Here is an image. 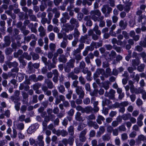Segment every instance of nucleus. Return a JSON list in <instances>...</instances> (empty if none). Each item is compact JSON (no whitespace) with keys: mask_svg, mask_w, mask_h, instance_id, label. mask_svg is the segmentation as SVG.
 <instances>
[{"mask_svg":"<svg viewBox=\"0 0 146 146\" xmlns=\"http://www.w3.org/2000/svg\"><path fill=\"white\" fill-rule=\"evenodd\" d=\"M90 14L92 16L91 19L94 21H99L100 20H103L104 19V17L103 16H102L100 18H98L97 17L95 16V15H96L98 16H100L101 15V12L98 10L92 11H91Z\"/></svg>","mask_w":146,"mask_h":146,"instance_id":"obj_1","label":"nucleus"},{"mask_svg":"<svg viewBox=\"0 0 146 146\" xmlns=\"http://www.w3.org/2000/svg\"><path fill=\"white\" fill-rule=\"evenodd\" d=\"M72 26L69 25V30L72 31L73 30L74 27H79L78 22L76 19L74 18H71L70 21Z\"/></svg>","mask_w":146,"mask_h":146,"instance_id":"obj_2","label":"nucleus"},{"mask_svg":"<svg viewBox=\"0 0 146 146\" xmlns=\"http://www.w3.org/2000/svg\"><path fill=\"white\" fill-rule=\"evenodd\" d=\"M80 52L78 49L74 50L72 52V54L74 56H75L74 58L77 60L76 62L77 63H78V61L81 60L82 57L81 56L80 54L79 53Z\"/></svg>","mask_w":146,"mask_h":146,"instance_id":"obj_3","label":"nucleus"},{"mask_svg":"<svg viewBox=\"0 0 146 146\" xmlns=\"http://www.w3.org/2000/svg\"><path fill=\"white\" fill-rule=\"evenodd\" d=\"M130 5L128 4L125 6H123L122 5H119L117 6V8L120 11H122L124 10L127 12H128L130 9Z\"/></svg>","mask_w":146,"mask_h":146,"instance_id":"obj_4","label":"nucleus"},{"mask_svg":"<svg viewBox=\"0 0 146 146\" xmlns=\"http://www.w3.org/2000/svg\"><path fill=\"white\" fill-rule=\"evenodd\" d=\"M84 88L80 86H78L76 87V92L77 94L79 95V97L81 98H83L84 95V92L83 91Z\"/></svg>","mask_w":146,"mask_h":146,"instance_id":"obj_5","label":"nucleus"},{"mask_svg":"<svg viewBox=\"0 0 146 146\" xmlns=\"http://www.w3.org/2000/svg\"><path fill=\"white\" fill-rule=\"evenodd\" d=\"M38 127V126L37 124H35L32 125L29 127L27 130L28 133L32 134V133L35 132Z\"/></svg>","mask_w":146,"mask_h":146,"instance_id":"obj_6","label":"nucleus"},{"mask_svg":"<svg viewBox=\"0 0 146 146\" xmlns=\"http://www.w3.org/2000/svg\"><path fill=\"white\" fill-rule=\"evenodd\" d=\"M135 92L136 94L141 93L142 94L143 99L144 100L146 99V92L145 90H143V88H139L138 89H136Z\"/></svg>","mask_w":146,"mask_h":146,"instance_id":"obj_7","label":"nucleus"},{"mask_svg":"<svg viewBox=\"0 0 146 146\" xmlns=\"http://www.w3.org/2000/svg\"><path fill=\"white\" fill-rule=\"evenodd\" d=\"M10 99L14 102L15 108L16 110L17 111H19L21 105V103L18 102L19 100H14V97L11 96L10 97Z\"/></svg>","mask_w":146,"mask_h":146,"instance_id":"obj_8","label":"nucleus"},{"mask_svg":"<svg viewBox=\"0 0 146 146\" xmlns=\"http://www.w3.org/2000/svg\"><path fill=\"white\" fill-rule=\"evenodd\" d=\"M95 116L93 114L90 115L88 116V123L89 126H91L94 125V123L92 121H91V120L94 119H95Z\"/></svg>","mask_w":146,"mask_h":146,"instance_id":"obj_9","label":"nucleus"},{"mask_svg":"<svg viewBox=\"0 0 146 146\" xmlns=\"http://www.w3.org/2000/svg\"><path fill=\"white\" fill-rule=\"evenodd\" d=\"M102 44L101 43H96L94 42H92L90 45V46L89 47H90V50L92 51L94 49V48L95 47L97 48L98 47L101 46H102Z\"/></svg>","mask_w":146,"mask_h":146,"instance_id":"obj_10","label":"nucleus"},{"mask_svg":"<svg viewBox=\"0 0 146 146\" xmlns=\"http://www.w3.org/2000/svg\"><path fill=\"white\" fill-rule=\"evenodd\" d=\"M115 93V90H111L109 93H107L106 92L105 95L106 96L110 98L113 99L114 96V94Z\"/></svg>","mask_w":146,"mask_h":146,"instance_id":"obj_11","label":"nucleus"},{"mask_svg":"<svg viewBox=\"0 0 146 146\" xmlns=\"http://www.w3.org/2000/svg\"><path fill=\"white\" fill-rule=\"evenodd\" d=\"M80 40L82 42L88 44L90 43V40L88 39V36L86 35L82 36L80 38Z\"/></svg>","mask_w":146,"mask_h":146,"instance_id":"obj_12","label":"nucleus"},{"mask_svg":"<svg viewBox=\"0 0 146 146\" xmlns=\"http://www.w3.org/2000/svg\"><path fill=\"white\" fill-rule=\"evenodd\" d=\"M90 16H86L84 18V20L86 21V25L89 26H91L92 25V22L90 20Z\"/></svg>","mask_w":146,"mask_h":146,"instance_id":"obj_13","label":"nucleus"},{"mask_svg":"<svg viewBox=\"0 0 146 146\" xmlns=\"http://www.w3.org/2000/svg\"><path fill=\"white\" fill-rule=\"evenodd\" d=\"M38 30L40 32V35L42 37L44 36L46 34V30L44 29L42 26L38 28Z\"/></svg>","mask_w":146,"mask_h":146,"instance_id":"obj_14","label":"nucleus"},{"mask_svg":"<svg viewBox=\"0 0 146 146\" xmlns=\"http://www.w3.org/2000/svg\"><path fill=\"white\" fill-rule=\"evenodd\" d=\"M104 73V70L102 69H98L97 70L96 73L94 74V77H97L99 76L100 74L103 75Z\"/></svg>","mask_w":146,"mask_h":146,"instance_id":"obj_15","label":"nucleus"},{"mask_svg":"<svg viewBox=\"0 0 146 146\" xmlns=\"http://www.w3.org/2000/svg\"><path fill=\"white\" fill-rule=\"evenodd\" d=\"M75 62V60L74 59H71L67 63V66L69 68H73L74 66V64Z\"/></svg>","mask_w":146,"mask_h":146,"instance_id":"obj_16","label":"nucleus"},{"mask_svg":"<svg viewBox=\"0 0 146 146\" xmlns=\"http://www.w3.org/2000/svg\"><path fill=\"white\" fill-rule=\"evenodd\" d=\"M140 63V61L137 59L133 60L132 61V64L135 69L136 68V66L138 65Z\"/></svg>","mask_w":146,"mask_h":146,"instance_id":"obj_17","label":"nucleus"},{"mask_svg":"<svg viewBox=\"0 0 146 146\" xmlns=\"http://www.w3.org/2000/svg\"><path fill=\"white\" fill-rule=\"evenodd\" d=\"M101 86L106 90H107L109 88V82L107 81L102 83L101 84Z\"/></svg>","mask_w":146,"mask_h":146,"instance_id":"obj_18","label":"nucleus"},{"mask_svg":"<svg viewBox=\"0 0 146 146\" xmlns=\"http://www.w3.org/2000/svg\"><path fill=\"white\" fill-rule=\"evenodd\" d=\"M131 115L130 113L124 114L122 116V118L124 120H127L130 119Z\"/></svg>","mask_w":146,"mask_h":146,"instance_id":"obj_19","label":"nucleus"},{"mask_svg":"<svg viewBox=\"0 0 146 146\" xmlns=\"http://www.w3.org/2000/svg\"><path fill=\"white\" fill-rule=\"evenodd\" d=\"M66 34L64 32H61L58 33V37L60 39L63 38V39H65L66 38Z\"/></svg>","mask_w":146,"mask_h":146,"instance_id":"obj_20","label":"nucleus"},{"mask_svg":"<svg viewBox=\"0 0 146 146\" xmlns=\"http://www.w3.org/2000/svg\"><path fill=\"white\" fill-rule=\"evenodd\" d=\"M81 113L78 112H77L75 115V118L78 121H82V122L84 121V120H83L82 118L80 117Z\"/></svg>","mask_w":146,"mask_h":146,"instance_id":"obj_21","label":"nucleus"},{"mask_svg":"<svg viewBox=\"0 0 146 146\" xmlns=\"http://www.w3.org/2000/svg\"><path fill=\"white\" fill-rule=\"evenodd\" d=\"M58 60L60 62L65 63L66 61V59L64 55H61L58 58Z\"/></svg>","mask_w":146,"mask_h":146,"instance_id":"obj_22","label":"nucleus"},{"mask_svg":"<svg viewBox=\"0 0 146 146\" xmlns=\"http://www.w3.org/2000/svg\"><path fill=\"white\" fill-rule=\"evenodd\" d=\"M105 120L104 118L102 115H98L97 119V121L98 123L100 124L102 123V121H104Z\"/></svg>","mask_w":146,"mask_h":146,"instance_id":"obj_23","label":"nucleus"},{"mask_svg":"<svg viewBox=\"0 0 146 146\" xmlns=\"http://www.w3.org/2000/svg\"><path fill=\"white\" fill-rule=\"evenodd\" d=\"M84 112H86L87 113H88L90 112H91L93 110V108L90 106H87L85 108H84Z\"/></svg>","mask_w":146,"mask_h":146,"instance_id":"obj_24","label":"nucleus"},{"mask_svg":"<svg viewBox=\"0 0 146 146\" xmlns=\"http://www.w3.org/2000/svg\"><path fill=\"white\" fill-rule=\"evenodd\" d=\"M24 78V75L21 73H19L17 75V78L19 80V82L22 81Z\"/></svg>","mask_w":146,"mask_h":146,"instance_id":"obj_25","label":"nucleus"},{"mask_svg":"<svg viewBox=\"0 0 146 146\" xmlns=\"http://www.w3.org/2000/svg\"><path fill=\"white\" fill-rule=\"evenodd\" d=\"M80 33L77 29L75 28L74 29V37L76 39H78L79 37Z\"/></svg>","mask_w":146,"mask_h":146,"instance_id":"obj_26","label":"nucleus"},{"mask_svg":"<svg viewBox=\"0 0 146 146\" xmlns=\"http://www.w3.org/2000/svg\"><path fill=\"white\" fill-rule=\"evenodd\" d=\"M4 39L5 44L7 46H9V45L11 43L9 37L8 36H5Z\"/></svg>","mask_w":146,"mask_h":146,"instance_id":"obj_27","label":"nucleus"},{"mask_svg":"<svg viewBox=\"0 0 146 146\" xmlns=\"http://www.w3.org/2000/svg\"><path fill=\"white\" fill-rule=\"evenodd\" d=\"M111 103V102L109 100H104L102 101V106L103 107L105 106L106 104L109 105Z\"/></svg>","mask_w":146,"mask_h":146,"instance_id":"obj_28","label":"nucleus"},{"mask_svg":"<svg viewBox=\"0 0 146 146\" xmlns=\"http://www.w3.org/2000/svg\"><path fill=\"white\" fill-rule=\"evenodd\" d=\"M63 52V50L61 48H59L57 50L56 52L54 54L55 56V57H57L58 54H62Z\"/></svg>","mask_w":146,"mask_h":146,"instance_id":"obj_29","label":"nucleus"},{"mask_svg":"<svg viewBox=\"0 0 146 146\" xmlns=\"http://www.w3.org/2000/svg\"><path fill=\"white\" fill-rule=\"evenodd\" d=\"M53 12L55 13L54 17L56 18H58L60 16V13L57 11V9L56 8H54L53 9Z\"/></svg>","mask_w":146,"mask_h":146,"instance_id":"obj_30","label":"nucleus"},{"mask_svg":"<svg viewBox=\"0 0 146 146\" xmlns=\"http://www.w3.org/2000/svg\"><path fill=\"white\" fill-rule=\"evenodd\" d=\"M19 92L18 90L15 91L14 92V96H13L14 97V100H19Z\"/></svg>","mask_w":146,"mask_h":146,"instance_id":"obj_31","label":"nucleus"},{"mask_svg":"<svg viewBox=\"0 0 146 146\" xmlns=\"http://www.w3.org/2000/svg\"><path fill=\"white\" fill-rule=\"evenodd\" d=\"M48 88L50 89H52L53 88V86L52 82L49 80L46 81Z\"/></svg>","mask_w":146,"mask_h":146,"instance_id":"obj_32","label":"nucleus"},{"mask_svg":"<svg viewBox=\"0 0 146 146\" xmlns=\"http://www.w3.org/2000/svg\"><path fill=\"white\" fill-rule=\"evenodd\" d=\"M67 40L63 39V40L61 43L60 44V46L63 48H65L66 46L67 43Z\"/></svg>","mask_w":146,"mask_h":146,"instance_id":"obj_33","label":"nucleus"},{"mask_svg":"<svg viewBox=\"0 0 146 146\" xmlns=\"http://www.w3.org/2000/svg\"><path fill=\"white\" fill-rule=\"evenodd\" d=\"M138 140L139 141H142L144 142H146V136H144L143 135H141L138 137Z\"/></svg>","mask_w":146,"mask_h":146,"instance_id":"obj_34","label":"nucleus"},{"mask_svg":"<svg viewBox=\"0 0 146 146\" xmlns=\"http://www.w3.org/2000/svg\"><path fill=\"white\" fill-rule=\"evenodd\" d=\"M127 43V41L126 40H124L123 41L119 40L118 41V45H120L123 47H124L126 43Z\"/></svg>","mask_w":146,"mask_h":146,"instance_id":"obj_35","label":"nucleus"},{"mask_svg":"<svg viewBox=\"0 0 146 146\" xmlns=\"http://www.w3.org/2000/svg\"><path fill=\"white\" fill-rule=\"evenodd\" d=\"M129 84L130 86L131 92H132L134 91H135V90H134V86L133 85V82L131 81H129Z\"/></svg>","mask_w":146,"mask_h":146,"instance_id":"obj_36","label":"nucleus"},{"mask_svg":"<svg viewBox=\"0 0 146 146\" xmlns=\"http://www.w3.org/2000/svg\"><path fill=\"white\" fill-rule=\"evenodd\" d=\"M110 139V137L108 134H106L102 136V139L104 141H108Z\"/></svg>","mask_w":146,"mask_h":146,"instance_id":"obj_37","label":"nucleus"},{"mask_svg":"<svg viewBox=\"0 0 146 146\" xmlns=\"http://www.w3.org/2000/svg\"><path fill=\"white\" fill-rule=\"evenodd\" d=\"M68 131L69 134L72 135L74 133V127L73 126H70L68 129Z\"/></svg>","mask_w":146,"mask_h":146,"instance_id":"obj_38","label":"nucleus"},{"mask_svg":"<svg viewBox=\"0 0 146 146\" xmlns=\"http://www.w3.org/2000/svg\"><path fill=\"white\" fill-rule=\"evenodd\" d=\"M119 25L122 29H124L126 27V24L124 23L123 21L121 20L119 23Z\"/></svg>","mask_w":146,"mask_h":146,"instance_id":"obj_39","label":"nucleus"},{"mask_svg":"<svg viewBox=\"0 0 146 146\" xmlns=\"http://www.w3.org/2000/svg\"><path fill=\"white\" fill-rule=\"evenodd\" d=\"M111 72V69L110 68H107L106 70V72L107 74L104 75V76L106 78L108 77V76L110 75Z\"/></svg>","mask_w":146,"mask_h":146,"instance_id":"obj_40","label":"nucleus"},{"mask_svg":"<svg viewBox=\"0 0 146 146\" xmlns=\"http://www.w3.org/2000/svg\"><path fill=\"white\" fill-rule=\"evenodd\" d=\"M31 55L32 56L33 59V60H37L39 58V55L36 54L32 53Z\"/></svg>","mask_w":146,"mask_h":146,"instance_id":"obj_41","label":"nucleus"},{"mask_svg":"<svg viewBox=\"0 0 146 146\" xmlns=\"http://www.w3.org/2000/svg\"><path fill=\"white\" fill-rule=\"evenodd\" d=\"M59 91L61 93H63L65 91V89L64 86L60 85L59 87H58Z\"/></svg>","mask_w":146,"mask_h":146,"instance_id":"obj_42","label":"nucleus"},{"mask_svg":"<svg viewBox=\"0 0 146 146\" xmlns=\"http://www.w3.org/2000/svg\"><path fill=\"white\" fill-rule=\"evenodd\" d=\"M40 86V84L38 83H36L33 85V88L34 90H36L39 88Z\"/></svg>","mask_w":146,"mask_h":146,"instance_id":"obj_43","label":"nucleus"},{"mask_svg":"<svg viewBox=\"0 0 146 146\" xmlns=\"http://www.w3.org/2000/svg\"><path fill=\"white\" fill-rule=\"evenodd\" d=\"M90 47L87 46L85 50L83 52V54L84 56H86L88 53V51L89 50H90Z\"/></svg>","mask_w":146,"mask_h":146,"instance_id":"obj_44","label":"nucleus"},{"mask_svg":"<svg viewBox=\"0 0 146 146\" xmlns=\"http://www.w3.org/2000/svg\"><path fill=\"white\" fill-rule=\"evenodd\" d=\"M17 128L20 130L23 129L24 127V125L23 123H19L17 125Z\"/></svg>","mask_w":146,"mask_h":146,"instance_id":"obj_45","label":"nucleus"},{"mask_svg":"<svg viewBox=\"0 0 146 146\" xmlns=\"http://www.w3.org/2000/svg\"><path fill=\"white\" fill-rule=\"evenodd\" d=\"M55 64H52L49 62L47 65L48 66V68L49 70H50L51 68H54L55 67Z\"/></svg>","mask_w":146,"mask_h":146,"instance_id":"obj_46","label":"nucleus"},{"mask_svg":"<svg viewBox=\"0 0 146 146\" xmlns=\"http://www.w3.org/2000/svg\"><path fill=\"white\" fill-rule=\"evenodd\" d=\"M118 129L119 131H125L126 130V127L124 125H121L119 126Z\"/></svg>","mask_w":146,"mask_h":146,"instance_id":"obj_47","label":"nucleus"},{"mask_svg":"<svg viewBox=\"0 0 146 146\" xmlns=\"http://www.w3.org/2000/svg\"><path fill=\"white\" fill-rule=\"evenodd\" d=\"M19 60L20 62L22 63L23 66H25L26 65V62L23 60V58L22 57H19Z\"/></svg>","mask_w":146,"mask_h":146,"instance_id":"obj_48","label":"nucleus"},{"mask_svg":"<svg viewBox=\"0 0 146 146\" xmlns=\"http://www.w3.org/2000/svg\"><path fill=\"white\" fill-rule=\"evenodd\" d=\"M108 109L106 108H103L102 113L105 115H107L108 113Z\"/></svg>","mask_w":146,"mask_h":146,"instance_id":"obj_49","label":"nucleus"},{"mask_svg":"<svg viewBox=\"0 0 146 146\" xmlns=\"http://www.w3.org/2000/svg\"><path fill=\"white\" fill-rule=\"evenodd\" d=\"M49 47L51 50L53 51L55 48L56 45L54 44L51 43L49 45Z\"/></svg>","mask_w":146,"mask_h":146,"instance_id":"obj_50","label":"nucleus"},{"mask_svg":"<svg viewBox=\"0 0 146 146\" xmlns=\"http://www.w3.org/2000/svg\"><path fill=\"white\" fill-rule=\"evenodd\" d=\"M12 52V50L11 48H7L5 51L6 54L8 55L11 54Z\"/></svg>","mask_w":146,"mask_h":146,"instance_id":"obj_51","label":"nucleus"},{"mask_svg":"<svg viewBox=\"0 0 146 146\" xmlns=\"http://www.w3.org/2000/svg\"><path fill=\"white\" fill-rule=\"evenodd\" d=\"M0 96L3 98H7L8 97V95L6 92H3L1 93Z\"/></svg>","mask_w":146,"mask_h":146,"instance_id":"obj_52","label":"nucleus"},{"mask_svg":"<svg viewBox=\"0 0 146 146\" xmlns=\"http://www.w3.org/2000/svg\"><path fill=\"white\" fill-rule=\"evenodd\" d=\"M76 110L78 111H81L82 113H84V108H83L80 106H78L76 108Z\"/></svg>","mask_w":146,"mask_h":146,"instance_id":"obj_53","label":"nucleus"},{"mask_svg":"<svg viewBox=\"0 0 146 146\" xmlns=\"http://www.w3.org/2000/svg\"><path fill=\"white\" fill-rule=\"evenodd\" d=\"M92 1H90V2H88L86 0H83L82 4L83 5H85L87 4L88 6H90L92 4Z\"/></svg>","mask_w":146,"mask_h":146,"instance_id":"obj_54","label":"nucleus"},{"mask_svg":"<svg viewBox=\"0 0 146 146\" xmlns=\"http://www.w3.org/2000/svg\"><path fill=\"white\" fill-rule=\"evenodd\" d=\"M121 136L122 139L123 140H126L128 138L127 135L126 133L122 134Z\"/></svg>","mask_w":146,"mask_h":146,"instance_id":"obj_55","label":"nucleus"},{"mask_svg":"<svg viewBox=\"0 0 146 146\" xmlns=\"http://www.w3.org/2000/svg\"><path fill=\"white\" fill-rule=\"evenodd\" d=\"M140 55L141 57L143 58L145 62H146V58H145L146 56V54L145 52H142L140 54Z\"/></svg>","mask_w":146,"mask_h":146,"instance_id":"obj_56","label":"nucleus"},{"mask_svg":"<svg viewBox=\"0 0 146 146\" xmlns=\"http://www.w3.org/2000/svg\"><path fill=\"white\" fill-rule=\"evenodd\" d=\"M74 139L73 137H70L68 139V144L70 145H72L74 142Z\"/></svg>","mask_w":146,"mask_h":146,"instance_id":"obj_57","label":"nucleus"},{"mask_svg":"<svg viewBox=\"0 0 146 146\" xmlns=\"http://www.w3.org/2000/svg\"><path fill=\"white\" fill-rule=\"evenodd\" d=\"M144 66L143 64H141L137 68V70L139 72H142L143 71Z\"/></svg>","mask_w":146,"mask_h":146,"instance_id":"obj_58","label":"nucleus"},{"mask_svg":"<svg viewBox=\"0 0 146 146\" xmlns=\"http://www.w3.org/2000/svg\"><path fill=\"white\" fill-rule=\"evenodd\" d=\"M18 136L19 139H24L25 138V135L21 133V131H20L18 133Z\"/></svg>","mask_w":146,"mask_h":146,"instance_id":"obj_59","label":"nucleus"},{"mask_svg":"<svg viewBox=\"0 0 146 146\" xmlns=\"http://www.w3.org/2000/svg\"><path fill=\"white\" fill-rule=\"evenodd\" d=\"M128 104H129V103L128 102L125 101L121 102L119 105L124 107L127 106Z\"/></svg>","mask_w":146,"mask_h":146,"instance_id":"obj_60","label":"nucleus"},{"mask_svg":"<svg viewBox=\"0 0 146 146\" xmlns=\"http://www.w3.org/2000/svg\"><path fill=\"white\" fill-rule=\"evenodd\" d=\"M116 52L114 51H112L110 54V58H114L116 55Z\"/></svg>","mask_w":146,"mask_h":146,"instance_id":"obj_61","label":"nucleus"},{"mask_svg":"<svg viewBox=\"0 0 146 146\" xmlns=\"http://www.w3.org/2000/svg\"><path fill=\"white\" fill-rule=\"evenodd\" d=\"M55 37L54 34L52 33H51L50 34L49 38L50 40H54Z\"/></svg>","mask_w":146,"mask_h":146,"instance_id":"obj_62","label":"nucleus"},{"mask_svg":"<svg viewBox=\"0 0 146 146\" xmlns=\"http://www.w3.org/2000/svg\"><path fill=\"white\" fill-rule=\"evenodd\" d=\"M42 61L44 64L46 66L48 64V62H47V58L43 56H42Z\"/></svg>","mask_w":146,"mask_h":146,"instance_id":"obj_63","label":"nucleus"},{"mask_svg":"<svg viewBox=\"0 0 146 146\" xmlns=\"http://www.w3.org/2000/svg\"><path fill=\"white\" fill-rule=\"evenodd\" d=\"M136 135V133L135 131L132 132L129 135L130 137L133 138L135 137Z\"/></svg>","mask_w":146,"mask_h":146,"instance_id":"obj_64","label":"nucleus"}]
</instances>
